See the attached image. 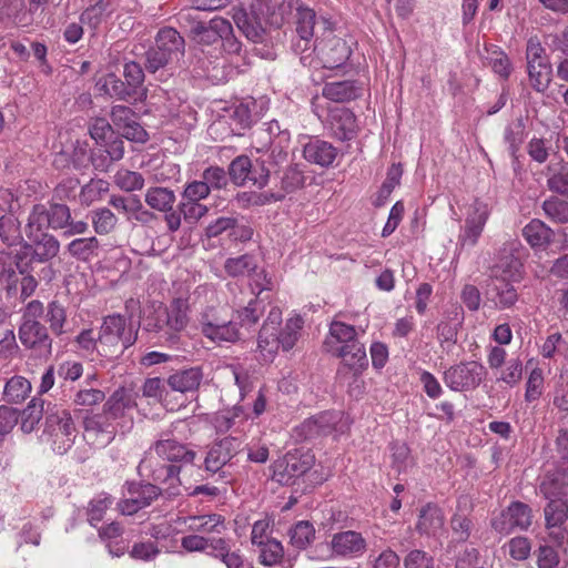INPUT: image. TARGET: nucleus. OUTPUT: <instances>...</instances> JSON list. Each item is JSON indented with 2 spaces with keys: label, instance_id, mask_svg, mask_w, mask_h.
<instances>
[{
  "label": "nucleus",
  "instance_id": "64",
  "mask_svg": "<svg viewBox=\"0 0 568 568\" xmlns=\"http://www.w3.org/2000/svg\"><path fill=\"white\" fill-rule=\"evenodd\" d=\"M523 376V365L518 358H510L501 369L498 381H501L509 387L517 385Z\"/></svg>",
  "mask_w": 568,
  "mask_h": 568
},
{
  "label": "nucleus",
  "instance_id": "3",
  "mask_svg": "<svg viewBox=\"0 0 568 568\" xmlns=\"http://www.w3.org/2000/svg\"><path fill=\"white\" fill-rule=\"evenodd\" d=\"M42 436L55 453L60 455L67 453L77 437V429L70 412L64 408H53L48 412Z\"/></svg>",
  "mask_w": 568,
  "mask_h": 568
},
{
  "label": "nucleus",
  "instance_id": "37",
  "mask_svg": "<svg viewBox=\"0 0 568 568\" xmlns=\"http://www.w3.org/2000/svg\"><path fill=\"white\" fill-rule=\"evenodd\" d=\"M303 326L304 318L297 313H293L286 320L285 326L278 332V339L283 351H290L295 346Z\"/></svg>",
  "mask_w": 568,
  "mask_h": 568
},
{
  "label": "nucleus",
  "instance_id": "48",
  "mask_svg": "<svg viewBox=\"0 0 568 568\" xmlns=\"http://www.w3.org/2000/svg\"><path fill=\"white\" fill-rule=\"evenodd\" d=\"M0 239L8 246L21 243L20 222L16 217L11 215L0 217Z\"/></svg>",
  "mask_w": 568,
  "mask_h": 568
},
{
  "label": "nucleus",
  "instance_id": "5",
  "mask_svg": "<svg viewBox=\"0 0 568 568\" xmlns=\"http://www.w3.org/2000/svg\"><path fill=\"white\" fill-rule=\"evenodd\" d=\"M135 399L136 394L133 390L121 387L114 390L103 405V414L122 434L132 428L133 418L128 417V412L136 406Z\"/></svg>",
  "mask_w": 568,
  "mask_h": 568
},
{
  "label": "nucleus",
  "instance_id": "46",
  "mask_svg": "<svg viewBox=\"0 0 568 568\" xmlns=\"http://www.w3.org/2000/svg\"><path fill=\"white\" fill-rule=\"evenodd\" d=\"M226 273L230 276H251L257 270L256 261L251 255H242L239 257L227 258L224 265Z\"/></svg>",
  "mask_w": 568,
  "mask_h": 568
},
{
  "label": "nucleus",
  "instance_id": "12",
  "mask_svg": "<svg viewBox=\"0 0 568 568\" xmlns=\"http://www.w3.org/2000/svg\"><path fill=\"white\" fill-rule=\"evenodd\" d=\"M329 547L334 557L352 559L366 551L367 542L361 532L345 530L332 536Z\"/></svg>",
  "mask_w": 568,
  "mask_h": 568
},
{
  "label": "nucleus",
  "instance_id": "15",
  "mask_svg": "<svg viewBox=\"0 0 568 568\" xmlns=\"http://www.w3.org/2000/svg\"><path fill=\"white\" fill-rule=\"evenodd\" d=\"M176 523L183 525L190 532L206 537H213L212 535H222L226 531L224 516L216 513L183 516L179 517Z\"/></svg>",
  "mask_w": 568,
  "mask_h": 568
},
{
  "label": "nucleus",
  "instance_id": "20",
  "mask_svg": "<svg viewBox=\"0 0 568 568\" xmlns=\"http://www.w3.org/2000/svg\"><path fill=\"white\" fill-rule=\"evenodd\" d=\"M316 14L310 8L300 7L296 12V39L293 48L296 52H305L317 43L314 40Z\"/></svg>",
  "mask_w": 568,
  "mask_h": 568
},
{
  "label": "nucleus",
  "instance_id": "19",
  "mask_svg": "<svg viewBox=\"0 0 568 568\" xmlns=\"http://www.w3.org/2000/svg\"><path fill=\"white\" fill-rule=\"evenodd\" d=\"M241 444L235 437H225L214 443L205 457V469L211 473L219 471L241 450Z\"/></svg>",
  "mask_w": 568,
  "mask_h": 568
},
{
  "label": "nucleus",
  "instance_id": "27",
  "mask_svg": "<svg viewBox=\"0 0 568 568\" xmlns=\"http://www.w3.org/2000/svg\"><path fill=\"white\" fill-rule=\"evenodd\" d=\"M332 354L342 358L344 364L355 373L363 371L368 365L365 347L357 339L338 348L334 347Z\"/></svg>",
  "mask_w": 568,
  "mask_h": 568
},
{
  "label": "nucleus",
  "instance_id": "29",
  "mask_svg": "<svg viewBox=\"0 0 568 568\" xmlns=\"http://www.w3.org/2000/svg\"><path fill=\"white\" fill-rule=\"evenodd\" d=\"M203 378L201 368L191 367L187 369H181L166 379L168 385L174 392L189 393L197 389Z\"/></svg>",
  "mask_w": 568,
  "mask_h": 568
},
{
  "label": "nucleus",
  "instance_id": "55",
  "mask_svg": "<svg viewBox=\"0 0 568 568\" xmlns=\"http://www.w3.org/2000/svg\"><path fill=\"white\" fill-rule=\"evenodd\" d=\"M260 547V561L264 566H274L282 561L284 557V548L276 539L263 542Z\"/></svg>",
  "mask_w": 568,
  "mask_h": 568
},
{
  "label": "nucleus",
  "instance_id": "44",
  "mask_svg": "<svg viewBox=\"0 0 568 568\" xmlns=\"http://www.w3.org/2000/svg\"><path fill=\"white\" fill-rule=\"evenodd\" d=\"M48 227H50L48 209L43 204L34 205L28 217L26 235L43 234Z\"/></svg>",
  "mask_w": 568,
  "mask_h": 568
},
{
  "label": "nucleus",
  "instance_id": "35",
  "mask_svg": "<svg viewBox=\"0 0 568 568\" xmlns=\"http://www.w3.org/2000/svg\"><path fill=\"white\" fill-rule=\"evenodd\" d=\"M463 505L465 507L468 505V499L466 497L458 499V508L450 519V528L455 539L464 542L470 537L474 525L471 518L462 511Z\"/></svg>",
  "mask_w": 568,
  "mask_h": 568
},
{
  "label": "nucleus",
  "instance_id": "6",
  "mask_svg": "<svg viewBox=\"0 0 568 568\" xmlns=\"http://www.w3.org/2000/svg\"><path fill=\"white\" fill-rule=\"evenodd\" d=\"M21 344L36 356L48 358L52 353V338L40 322L22 321L19 327Z\"/></svg>",
  "mask_w": 568,
  "mask_h": 568
},
{
  "label": "nucleus",
  "instance_id": "9",
  "mask_svg": "<svg viewBox=\"0 0 568 568\" xmlns=\"http://www.w3.org/2000/svg\"><path fill=\"white\" fill-rule=\"evenodd\" d=\"M540 490L545 497L549 499L548 505L545 508V518L547 528L550 530V536L556 540L560 541L564 538L561 526L568 518V504L562 496H554L550 491V485L542 483Z\"/></svg>",
  "mask_w": 568,
  "mask_h": 568
},
{
  "label": "nucleus",
  "instance_id": "4",
  "mask_svg": "<svg viewBox=\"0 0 568 568\" xmlns=\"http://www.w3.org/2000/svg\"><path fill=\"white\" fill-rule=\"evenodd\" d=\"M486 368L477 361H466L453 365L444 372L445 385L454 392L473 390L479 386Z\"/></svg>",
  "mask_w": 568,
  "mask_h": 568
},
{
  "label": "nucleus",
  "instance_id": "7",
  "mask_svg": "<svg viewBox=\"0 0 568 568\" xmlns=\"http://www.w3.org/2000/svg\"><path fill=\"white\" fill-rule=\"evenodd\" d=\"M83 430L87 443L97 448L108 446L119 432L116 426L103 413L84 416Z\"/></svg>",
  "mask_w": 568,
  "mask_h": 568
},
{
  "label": "nucleus",
  "instance_id": "17",
  "mask_svg": "<svg viewBox=\"0 0 568 568\" xmlns=\"http://www.w3.org/2000/svg\"><path fill=\"white\" fill-rule=\"evenodd\" d=\"M520 243L513 242L507 251L504 248L500 253L498 262L491 268L490 280L505 281L514 283L520 281L523 276V263L519 256H515L514 252Z\"/></svg>",
  "mask_w": 568,
  "mask_h": 568
},
{
  "label": "nucleus",
  "instance_id": "51",
  "mask_svg": "<svg viewBox=\"0 0 568 568\" xmlns=\"http://www.w3.org/2000/svg\"><path fill=\"white\" fill-rule=\"evenodd\" d=\"M43 414V403L33 398L29 405L21 412V429L23 433H31L40 422Z\"/></svg>",
  "mask_w": 568,
  "mask_h": 568
},
{
  "label": "nucleus",
  "instance_id": "22",
  "mask_svg": "<svg viewBox=\"0 0 568 568\" xmlns=\"http://www.w3.org/2000/svg\"><path fill=\"white\" fill-rule=\"evenodd\" d=\"M485 304H493L496 310L510 308L518 301V293L513 283L488 280L485 288Z\"/></svg>",
  "mask_w": 568,
  "mask_h": 568
},
{
  "label": "nucleus",
  "instance_id": "13",
  "mask_svg": "<svg viewBox=\"0 0 568 568\" xmlns=\"http://www.w3.org/2000/svg\"><path fill=\"white\" fill-rule=\"evenodd\" d=\"M328 39L314 44V50L317 51L323 68L332 70L342 67L348 60L351 49L343 39L332 36V31H328Z\"/></svg>",
  "mask_w": 568,
  "mask_h": 568
},
{
  "label": "nucleus",
  "instance_id": "60",
  "mask_svg": "<svg viewBox=\"0 0 568 568\" xmlns=\"http://www.w3.org/2000/svg\"><path fill=\"white\" fill-rule=\"evenodd\" d=\"M392 466L396 471L402 473L406 470L410 464V449L405 443H393L390 445Z\"/></svg>",
  "mask_w": 568,
  "mask_h": 568
},
{
  "label": "nucleus",
  "instance_id": "26",
  "mask_svg": "<svg viewBox=\"0 0 568 568\" xmlns=\"http://www.w3.org/2000/svg\"><path fill=\"white\" fill-rule=\"evenodd\" d=\"M155 48L178 62L184 57L185 42L175 29L163 28L156 34Z\"/></svg>",
  "mask_w": 568,
  "mask_h": 568
},
{
  "label": "nucleus",
  "instance_id": "47",
  "mask_svg": "<svg viewBox=\"0 0 568 568\" xmlns=\"http://www.w3.org/2000/svg\"><path fill=\"white\" fill-rule=\"evenodd\" d=\"M291 544L297 549H305L315 538V529L310 521L302 520L288 531Z\"/></svg>",
  "mask_w": 568,
  "mask_h": 568
},
{
  "label": "nucleus",
  "instance_id": "1",
  "mask_svg": "<svg viewBox=\"0 0 568 568\" xmlns=\"http://www.w3.org/2000/svg\"><path fill=\"white\" fill-rule=\"evenodd\" d=\"M196 457V453L178 440L171 438L168 434H161L160 438L145 452L144 457L138 466L139 474L142 477L152 479L159 484H169L168 489L171 494L179 495L178 486L180 479L178 474L180 467L168 465L160 462H180L183 464H192Z\"/></svg>",
  "mask_w": 568,
  "mask_h": 568
},
{
  "label": "nucleus",
  "instance_id": "28",
  "mask_svg": "<svg viewBox=\"0 0 568 568\" xmlns=\"http://www.w3.org/2000/svg\"><path fill=\"white\" fill-rule=\"evenodd\" d=\"M444 523L442 509L428 504L420 510L417 529L420 534L436 537L444 530Z\"/></svg>",
  "mask_w": 568,
  "mask_h": 568
},
{
  "label": "nucleus",
  "instance_id": "52",
  "mask_svg": "<svg viewBox=\"0 0 568 568\" xmlns=\"http://www.w3.org/2000/svg\"><path fill=\"white\" fill-rule=\"evenodd\" d=\"M114 184L124 192H133L143 187L144 178L139 172L120 169L114 175Z\"/></svg>",
  "mask_w": 568,
  "mask_h": 568
},
{
  "label": "nucleus",
  "instance_id": "10",
  "mask_svg": "<svg viewBox=\"0 0 568 568\" xmlns=\"http://www.w3.org/2000/svg\"><path fill=\"white\" fill-rule=\"evenodd\" d=\"M229 174L236 185H244L247 182H252L253 185L262 189L268 182L270 171L263 165L253 166L250 158L240 155L231 162Z\"/></svg>",
  "mask_w": 568,
  "mask_h": 568
},
{
  "label": "nucleus",
  "instance_id": "41",
  "mask_svg": "<svg viewBox=\"0 0 568 568\" xmlns=\"http://www.w3.org/2000/svg\"><path fill=\"white\" fill-rule=\"evenodd\" d=\"M212 557L220 559L227 568H243L244 559L239 550H232L230 540L219 537Z\"/></svg>",
  "mask_w": 568,
  "mask_h": 568
},
{
  "label": "nucleus",
  "instance_id": "63",
  "mask_svg": "<svg viewBox=\"0 0 568 568\" xmlns=\"http://www.w3.org/2000/svg\"><path fill=\"white\" fill-rule=\"evenodd\" d=\"M47 321L50 324V328L53 334L62 335L64 333V324L67 321V314L63 306L57 302H51L48 306Z\"/></svg>",
  "mask_w": 568,
  "mask_h": 568
},
{
  "label": "nucleus",
  "instance_id": "24",
  "mask_svg": "<svg viewBox=\"0 0 568 568\" xmlns=\"http://www.w3.org/2000/svg\"><path fill=\"white\" fill-rule=\"evenodd\" d=\"M337 154L338 151L332 143L321 139H311L303 148L304 159L322 168L332 165Z\"/></svg>",
  "mask_w": 568,
  "mask_h": 568
},
{
  "label": "nucleus",
  "instance_id": "43",
  "mask_svg": "<svg viewBox=\"0 0 568 568\" xmlns=\"http://www.w3.org/2000/svg\"><path fill=\"white\" fill-rule=\"evenodd\" d=\"M219 537H206L191 532L181 539V547L187 552H206L212 556Z\"/></svg>",
  "mask_w": 568,
  "mask_h": 568
},
{
  "label": "nucleus",
  "instance_id": "38",
  "mask_svg": "<svg viewBox=\"0 0 568 568\" xmlns=\"http://www.w3.org/2000/svg\"><path fill=\"white\" fill-rule=\"evenodd\" d=\"M31 388V383L26 377L12 376L4 385L3 399L8 403H21L29 396Z\"/></svg>",
  "mask_w": 568,
  "mask_h": 568
},
{
  "label": "nucleus",
  "instance_id": "30",
  "mask_svg": "<svg viewBox=\"0 0 568 568\" xmlns=\"http://www.w3.org/2000/svg\"><path fill=\"white\" fill-rule=\"evenodd\" d=\"M145 203L153 210L168 215L174 212L173 207L176 196L173 190L163 186L149 187L144 195Z\"/></svg>",
  "mask_w": 568,
  "mask_h": 568
},
{
  "label": "nucleus",
  "instance_id": "59",
  "mask_svg": "<svg viewBox=\"0 0 568 568\" xmlns=\"http://www.w3.org/2000/svg\"><path fill=\"white\" fill-rule=\"evenodd\" d=\"M105 399L103 390L98 388H80L74 395L72 403L80 407H92L101 404Z\"/></svg>",
  "mask_w": 568,
  "mask_h": 568
},
{
  "label": "nucleus",
  "instance_id": "53",
  "mask_svg": "<svg viewBox=\"0 0 568 568\" xmlns=\"http://www.w3.org/2000/svg\"><path fill=\"white\" fill-rule=\"evenodd\" d=\"M528 75L530 83L538 92H544L551 80V67L550 63L542 64H529L527 65Z\"/></svg>",
  "mask_w": 568,
  "mask_h": 568
},
{
  "label": "nucleus",
  "instance_id": "21",
  "mask_svg": "<svg viewBox=\"0 0 568 568\" xmlns=\"http://www.w3.org/2000/svg\"><path fill=\"white\" fill-rule=\"evenodd\" d=\"M30 243L23 245V254L30 255L31 261L48 262L55 257L60 251L59 241L51 234H36L27 236Z\"/></svg>",
  "mask_w": 568,
  "mask_h": 568
},
{
  "label": "nucleus",
  "instance_id": "56",
  "mask_svg": "<svg viewBox=\"0 0 568 568\" xmlns=\"http://www.w3.org/2000/svg\"><path fill=\"white\" fill-rule=\"evenodd\" d=\"M542 210L548 219L555 223L568 222V202L551 196L542 204Z\"/></svg>",
  "mask_w": 568,
  "mask_h": 568
},
{
  "label": "nucleus",
  "instance_id": "36",
  "mask_svg": "<svg viewBox=\"0 0 568 568\" xmlns=\"http://www.w3.org/2000/svg\"><path fill=\"white\" fill-rule=\"evenodd\" d=\"M232 19L242 33L253 42L263 40L264 29L256 21H251L248 14L242 8L232 9Z\"/></svg>",
  "mask_w": 568,
  "mask_h": 568
},
{
  "label": "nucleus",
  "instance_id": "31",
  "mask_svg": "<svg viewBox=\"0 0 568 568\" xmlns=\"http://www.w3.org/2000/svg\"><path fill=\"white\" fill-rule=\"evenodd\" d=\"M322 94L334 102H347L356 99L361 89L353 81H334L325 83Z\"/></svg>",
  "mask_w": 568,
  "mask_h": 568
},
{
  "label": "nucleus",
  "instance_id": "58",
  "mask_svg": "<svg viewBox=\"0 0 568 568\" xmlns=\"http://www.w3.org/2000/svg\"><path fill=\"white\" fill-rule=\"evenodd\" d=\"M109 191V183L104 180H91L80 192V201L84 205H90L101 199Z\"/></svg>",
  "mask_w": 568,
  "mask_h": 568
},
{
  "label": "nucleus",
  "instance_id": "8",
  "mask_svg": "<svg viewBox=\"0 0 568 568\" xmlns=\"http://www.w3.org/2000/svg\"><path fill=\"white\" fill-rule=\"evenodd\" d=\"M531 509L528 505L514 501L491 519V527L500 534H509L515 528L527 529L531 525Z\"/></svg>",
  "mask_w": 568,
  "mask_h": 568
},
{
  "label": "nucleus",
  "instance_id": "49",
  "mask_svg": "<svg viewBox=\"0 0 568 568\" xmlns=\"http://www.w3.org/2000/svg\"><path fill=\"white\" fill-rule=\"evenodd\" d=\"M98 247L99 242L94 236L81 237L69 243L68 252L78 260L88 261L97 253Z\"/></svg>",
  "mask_w": 568,
  "mask_h": 568
},
{
  "label": "nucleus",
  "instance_id": "45",
  "mask_svg": "<svg viewBox=\"0 0 568 568\" xmlns=\"http://www.w3.org/2000/svg\"><path fill=\"white\" fill-rule=\"evenodd\" d=\"M281 347L278 333L262 327L257 338V349L264 361H272Z\"/></svg>",
  "mask_w": 568,
  "mask_h": 568
},
{
  "label": "nucleus",
  "instance_id": "11",
  "mask_svg": "<svg viewBox=\"0 0 568 568\" xmlns=\"http://www.w3.org/2000/svg\"><path fill=\"white\" fill-rule=\"evenodd\" d=\"M209 212V207L201 202H191L182 200L174 212L164 215L166 229L171 233L180 230L182 221L189 227H194L199 221L204 217Z\"/></svg>",
  "mask_w": 568,
  "mask_h": 568
},
{
  "label": "nucleus",
  "instance_id": "61",
  "mask_svg": "<svg viewBox=\"0 0 568 568\" xmlns=\"http://www.w3.org/2000/svg\"><path fill=\"white\" fill-rule=\"evenodd\" d=\"M17 263L11 254L0 252V282L11 288L16 285L18 277L16 273Z\"/></svg>",
  "mask_w": 568,
  "mask_h": 568
},
{
  "label": "nucleus",
  "instance_id": "62",
  "mask_svg": "<svg viewBox=\"0 0 568 568\" xmlns=\"http://www.w3.org/2000/svg\"><path fill=\"white\" fill-rule=\"evenodd\" d=\"M229 118L235 124L234 130H244L252 124V113L247 104L240 102L235 103L227 110Z\"/></svg>",
  "mask_w": 568,
  "mask_h": 568
},
{
  "label": "nucleus",
  "instance_id": "25",
  "mask_svg": "<svg viewBox=\"0 0 568 568\" xmlns=\"http://www.w3.org/2000/svg\"><path fill=\"white\" fill-rule=\"evenodd\" d=\"M166 308L168 341L175 343L176 333L183 331L189 323V304L186 300L174 298Z\"/></svg>",
  "mask_w": 568,
  "mask_h": 568
},
{
  "label": "nucleus",
  "instance_id": "2",
  "mask_svg": "<svg viewBox=\"0 0 568 568\" xmlns=\"http://www.w3.org/2000/svg\"><path fill=\"white\" fill-rule=\"evenodd\" d=\"M99 335L100 356L111 359L135 343L138 329L129 324L124 316L114 314L103 318Z\"/></svg>",
  "mask_w": 568,
  "mask_h": 568
},
{
  "label": "nucleus",
  "instance_id": "16",
  "mask_svg": "<svg viewBox=\"0 0 568 568\" xmlns=\"http://www.w3.org/2000/svg\"><path fill=\"white\" fill-rule=\"evenodd\" d=\"M201 332L205 337L216 343H234L240 338L237 322L234 318L226 322L210 313L202 315Z\"/></svg>",
  "mask_w": 568,
  "mask_h": 568
},
{
  "label": "nucleus",
  "instance_id": "23",
  "mask_svg": "<svg viewBox=\"0 0 568 568\" xmlns=\"http://www.w3.org/2000/svg\"><path fill=\"white\" fill-rule=\"evenodd\" d=\"M313 465V456L308 453H287L283 460L275 465V475L280 480H288L305 474Z\"/></svg>",
  "mask_w": 568,
  "mask_h": 568
},
{
  "label": "nucleus",
  "instance_id": "57",
  "mask_svg": "<svg viewBox=\"0 0 568 568\" xmlns=\"http://www.w3.org/2000/svg\"><path fill=\"white\" fill-rule=\"evenodd\" d=\"M113 504L112 497L106 493H101L95 496L89 504L88 520L91 525L95 526L104 517L105 511Z\"/></svg>",
  "mask_w": 568,
  "mask_h": 568
},
{
  "label": "nucleus",
  "instance_id": "42",
  "mask_svg": "<svg viewBox=\"0 0 568 568\" xmlns=\"http://www.w3.org/2000/svg\"><path fill=\"white\" fill-rule=\"evenodd\" d=\"M547 184L552 192L568 196V163L550 164Z\"/></svg>",
  "mask_w": 568,
  "mask_h": 568
},
{
  "label": "nucleus",
  "instance_id": "33",
  "mask_svg": "<svg viewBox=\"0 0 568 568\" xmlns=\"http://www.w3.org/2000/svg\"><path fill=\"white\" fill-rule=\"evenodd\" d=\"M552 235V230L540 220H531L523 229V236L532 248H545L550 243Z\"/></svg>",
  "mask_w": 568,
  "mask_h": 568
},
{
  "label": "nucleus",
  "instance_id": "40",
  "mask_svg": "<svg viewBox=\"0 0 568 568\" xmlns=\"http://www.w3.org/2000/svg\"><path fill=\"white\" fill-rule=\"evenodd\" d=\"M105 155H93L92 164L97 170L108 171L112 163L120 161L124 155V143L121 139H115L105 144Z\"/></svg>",
  "mask_w": 568,
  "mask_h": 568
},
{
  "label": "nucleus",
  "instance_id": "34",
  "mask_svg": "<svg viewBox=\"0 0 568 568\" xmlns=\"http://www.w3.org/2000/svg\"><path fill=\"white\" fill-rule=\"evenodd\" d=\"M247 418L242 406H234L216 413L213 424L219 433H226L232 428H240Z\"/></svg>",
  "mask_w": 568,
  "mask_h": 568
},
{
  "label": "nucleus",
  "instance_id": "18",
  "mask_svg": "<svg viewBox=\"0 0 568 568\" xmlns=\"http://www.w3.org/2000/svg\"><path fill=\"white\" fill-rule=\"evenodd\" d=\"M323 122L326 123L332 135L342 141L353 139L357 130L354 113L343 106L328 108Z\"/></svg>",
  "mask_w": 568,
  "mask_h": 568
},
{
  "label": "nucleus",
  "instance_id": "14",
  "mask_svg": "<svg viewBox=\"0 0 568 568\" xmlns=\"http://www.w3.org/2000/svg\"><path fill=\"white\" fill-rule=\"evenodd\" d=\"M489 217V210L487 204L475 201L470 206L465 225L458 236V242L462 246H474L480 237L485 224Z\"/></svg>",
  "mask_w": 568,
  "mask_h": 568
},
{
  "label": "nucleus",
  "instance_id": "39",
  "mask_svg": "<svg viewBox=\"0 0 568 568\" xmlns=\"http://www.w3.org/2000/svg\"><path fill=\"white\" fill-rule=\"evenodd\" d=\"M335 424L332 413L325 412L303 422L302 430L306 438H312L329 433Z\"/></svg>",
  "mask_w": 568,
  "mask_h": 568
},
{
  "label": "nucleus",
  "instance_id": "54",
  "mask_svg": "<svg viewBox=\"0 0 568 568\" xmlns=\"http://www.w3.org/2000/svg\"><path fill=\"white\" fill-rule=\"evenodd\" d=\"M128 494L139 500L141 507H148L160 495V488L154 484H128Z\"/></svg>",
  "mask_w": 568,
  "mask_h": 568
},
{
  "label": "nucleus",
  "instance_id": "32",
  "mask_svg": "<svg viewBox=\"0 0 568 568\" xmlns=\"http://www.w3.org/2000/svg\"><path fill=\"white\" fill-rule=\"evenodd\" d=\"M354 341H356L354 326L334 321L329 326V334L324 342V346L328 353H333L334 347L338 348Z\"/></svg>",
  "mask_w": 568,
  "mask_h": 568
},
{
  "label": "nucleus",
  "instance_id": "50",
  "mask_svg": "<svg viewBox=\"0 0 568 568\" xmlns=\"http://www.w3.org/2000/svg\"><path fill=\"white\" fill-rule=\"evenodd\" d=\"M91 221L94 231L100 234H109L118 223L116 216L106 207L97 209L91 212Z\"/></svg>",
  "mask_w": 568,
  "mask_h": 568
}]
</instances>
